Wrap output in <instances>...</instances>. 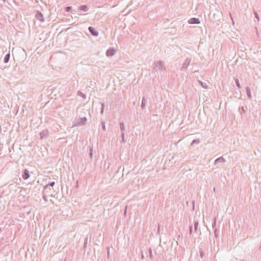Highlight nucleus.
<instances>
[{
  "label": "nucleus",
  "mask_w": 261,
  "mask_h": 261,
  "mask_svg": "<svg viewBox=\"0 0 261 261\" xmlns=\"http://www.w3.org/2000/svg\"><path fill=\"white\" fill-rule=\"evenodd\" d=\"M163 65H162V61L158 62L155 65V66L153 68V71H158V70H162Z\"/></svg>",
  "instance_id": "obj_3"
},
{
  "label": "nucleus",
  "mask_w": 261,
  "mask_h": 261,
  "mask_svg": "<svg viewBox=\"0 0 261 261\" xmlns=\"http://www.w3.org/2000/svg\"><path fill=\"white\" fill-rule=\"evenodd\" d=\"M107 257L109 258V257H110V248L107 247Z\"/></svg>",
  "instance_id": "obj_20"
},
{
  "label": "nucleus",
  "mask_w": 261,
  "mask_h": 261,
  "mask_svg": "<svg viewBox=\"0 0 261 261\" xmlns=\"http://www.w3.org/2000/svg\"><path fill=\"white\" fill-rule=\"evenodd\" d=\"M189 22L191 24L199 23L200 21L198 19L193 18L189 20Z\"/></svg>",
  "instance_id": "obj_8"
},
{
  "label": "nucleus",
  "mask_w": 261,
  "mask_h": 261,
  "mask_svg": "<svg viewBox=\"0 0 261 261\" xmlns=\"http://www.w3.org/2000/svg\"><path fill=\"white\" fill-rule=\"evenodd\" d=\"M101 127L103 131L106 130L105 122L104 121L101 122Z\"/></svg>",
  "instance_id": "obj_16"
},
{
  "label": "nucleus",
  "mask_w": 261,
  "mask_h": 261,
  "mask_svg": "<svg viewBox=\"0 0 261 261\" xmlns=\"http://www.w3.org/2000/svg\"><path fill=\"white\" fill-rule=\"evenodd\" d=\"M160 230V224H159V225H158V233H159V232Z\"/></svg>",
  "instance_id": "obj_23"
},
{
  "label": "nucleus",
  "mask_w": 261,
  "mask_h": 261,
  "mask_svg": "<svg viewBox=\"0 0 261 261\" xmlns=\"http://www.w3.org/2000/svg\"><path fill=\"white\" fill-rule=\"evenodd\" d=\"M55 183L54 181L50 182L48 184H47L46 186L44 187V190H47L48 186H51L53 187L55 185Z\"/></svg>",
  "instance_id": "obj_12"
},
{
  "label": "nucleus",
  "mask_w": 261,
  "mask_h": 261,
  "mask_svg": "<svg viewBox=\"0 0 261 261\" xmlns=\"http://www.w3.org/2000/svg\"><path fill=\"white\" fill-rule=\"evenodd\" d=\"M79 9L84 12H87L88 10V8L87 5H82L79 7Z\"/></svg>",
  "instance_id": "obj_9"
},
{
  "label": "nucleus",
  "mask_w": 261,
  "mask_h": 261,
  "mask_svg": "<svg viewBox=\"0 0 261 261\" xmlns=\"http://www.w3.org/2000/svg\"><path fill=\"white\" fill-rule=\"evenodd\" d=\"M35 18L41 22H43L44 21L43 15L40 11H37L35 14Z\"/></svg>",
  "instance_id": "obj_2"
},
{
  "label": "nucleus",
  "mask_w": 261,
  "mask_h": 261,
  "mask_svg": "<svg viewBox=\"0 0 261 261\" xmlns=\"http://www.w3.org/2000/svg\"><path fill=\"white\" fill-rule=\"evenodd\" d=\"M90 156L91 158H92V149H90Z\"/></svg>",
  "instance_id": "obj_22"
},
{
  "label": "nucleus",
  "mask_w": 261,
  "mask_h": 261,
  "mask_svg": "<svg viewBox=\"0 0 261 261\" xmlns=\"http://www.w3.org/2000/svg\"><path fill=\"white\" fill-rule=\"evenodd\" d=\"M120 128L121 131V133L124 132V131L125 130V126L123 122L120 123Z\"/></svg>",
  "instance_id": "obj_13"
},
{
  "label": "nucleus",
  "mask_w": 261,
  "mask_h": 261,
  "mask_svg": "<svg viewBox=\"0 0 261 261\" xmlns=\"http://www.w3.org/2000/svg\"><path fill=\"white\" fill-rule=\"evenodd\" d=\"M101 108L100 114H101V115H103V112H104L105 105H104V103H101Z\"/></svg>",
  "instance_id": "obj_14"
},
{
  "label": "nucleus",
  "mask_w": 261,
  "mask_h": 261,
  "mask_svg": "<svg viewBox=\"0 0 261 261\" xmlns=\"http://www.w3.org/2000/svg\"><path fill=\"white\" fill-rule=\"evenodd\" d=\"M88 30L93 36L95 37L98 36V32L97 30H96V29L92 27H89L88 28Z\"/></svg>",
  "instance_id": "obj_4"
},
{
  "label": "nucleus",
  "mask_w": 261,
  "mask_h": 261,
  "mask_svg": "<svg viewBox=\"0 0 261 261\" xmlns=\"http://www.w3.org/2000/svg\"><path fill=\"white\" fill-rule=\"evenodd\" d=\"M124 132H122L121 133V138H122V142L123 143H125L126 142V140L125 139V138H124Z\"/></svg>",
  "instance_id": "obj_15"
},
{
  "label": "nucleus",
  "mask_w": 261,
  "mask_h": 261,
  "mask_svg": "<svg viewBox=\"0 0 261 261\" xmlns=\"http://www.w3.org/2000/svg\"><path fill=\"white\" fill-rule=\"evenodd\" d=\"M48 132L47 130H43L40 133V139H43L44 138L48 136Z\"/></svg>",
  "instance_id": "obj_6"
},
{
  "label": "nucleus",
  "mask_w": 261,
  "mask_h": 261,
  "mask_svg": "<svg viewBox=\"0 0 261 261\" xmlns=\"http://www.w3.org/2000/svg\"><path fill=\"white\" fill-rule=\"evenodd\" d=\"M237 85H238V86L239 87H240V84H239V83H238V84H237Z\"/></svg>",
  "instance_id": "obj_25"
},
{
  "label": "nucleus",
  "mask_w": 261,
  "mask_h": 261,
  "mask_svg": "<svg viewBox=\"0 0 261 261\" xmlns=\"http://www.w3.org/2000/svg\"><path fill=\"white\" fill-rule=\"evenodd\" d=\"M141 258H142V259H144V254L142 253V254H141Z\"/></svg>",
  "instance_id": "obj_24"
},
{
  "label": "nucleus",
  "mask_w": 261,
  "mask_h": 261,
  "mask_svg": "<svg viewBox=\"0 0 261 261\" xmlns=\"http://www.w3.org/2000/svg\"><path fill=\"white\" fill-rule=\"evenodd\" d=\"M29 177H30V174H29V171L26 169H24L23 174H22V178L24 179H27L29 178Z\"/></svg>",
  "instance_id": "obj_7"
},
{
  "label": "nucleus",
  "mask_w": 261,
  "mask_h": 261,
  "mask_svg": "<svg viewBox=\"0 0 261 261\" xmlns=\"http://www.w3.org/2000/svg\"><path fill=\"white\" fill-rule=\"evenodd\" d=\"M9 59H10V54H8L4 57V62L6 63L8 62L9 61Z\"/></svg>",
  "instance_id": "obj_11"
},
{
  "label": "nucleus",
  "mask_w": 261,
  "mask_h": 261,
  "mask_svg": "<svg viewBox=\"0 0 261 261\" xmlns=\"http://www.w3.org/2000/svg\"><path fill=\"white\" fill-rule=\"evenodd\" d=\"M87 242H88V237H87V238H86L85 239L84 244V248H85L86 247V245L87 244Z\"/></svg>",
  "instance_id": "obj_18"
},
{
  "label": "nucleus",
  "mask_w": 261,
  "mask_h": 261,
  "mask_svg": "<svg viewBox=\"0 0 261 261\" xmlns=\"http://www.w3.org/2000/svg\"><path fill=\"white\" fill-rule=\"evenodd\" d=\"M116 52V50L115 49H114V48H110L109 49H108L107 50V52H106V55L108 56V57H109V56H113V55H114L115 53Z\"/></svg>",
  "instance_id": "obj_5"
},
{
  "label": "nucleus",
  "mask_w": 261,
  "mask_h": 261,
  "mask_svg": "<svg viewBox=\"0 0 261 261\" xmlns=\"http://www.w3.org/2000/svg\"><path fill=\"white\" fill-rule=\"evenodd\" d=\"M146 101L145 98L144 97H143L142 98V102H141V106L142 109H144L145 108V105H146Z\"/></svg>",
  "instance_id": "obj_10"
},
{
  "label": "nucleus",
  "mask_w": 261,
  "mask_h": 261,
  "mask_svg": "<svg viewBox=\"0 0 261 261\" xmlns=\"http://www.w3.org/2000/svg\"><path fill=\"white\" fill-rule=\"evenodd\" d=\"M87 121V119L86 117H84L83 118H81L76 121V123L73 125V126L85 125Z\"/></svg>",
  "instance_id": "obj_1"
},
{
  "label": "nucleus",
  "mask_w": 261,
  "mask_h": 261,
  "mask_svg": "<svg viewBox=\"0 0 261 261\" xmlns=\"http://www.w3.org/2000/svg\"><path fill=\"white\" fill-rule=\"evenodd\" d=\"M148 252H149V257L150 258H152V257H153V255H152V250H151V248H149V250H148Z\"/></svg>",
  "instance_id": "obj_17"
},
{
  "label": "nucleus",
  "mask_w": 261,
  "mask_h": 261,
  "mask_svg": "<svg viewBox=\"0 0 261 261\" xmlns=\"http://www.w3.org/2000/svg\"><path fill=\"white\" fill-rule=\"evenodd\" d=\"M71 9H72V7H71V6L66 7L65 8L66 11L69 12L71 10Z\"/></svg>",
  "instance_id": "obj_19"
},
{
  "label": "nucleus",
  "mask_w": 261,
  "mask_h": 261,
  "mask_svg": "<svg viewBox=\"0 0 261 261\" xmlns=\"http://www.w3.org/2000/svg\"><path fill=\"white\" fill-rule=\"evenodd\" d=\"M2 1H3L4 3H5L6 1H5V0H2Z\"/></svg>",
  "instance_id": "obj_26"
},
{
  "label": "nucleus",
  "mask_w": 261,
  "mask_h": 261,
  "mask_svg": "<svg viewBox=\"0 0 261 261\" xmlns=\"http://www.w3.org/2000/svg\"><path fill=\"white\" fill-rule=\"evenodd\" d=\"M43 199L45 201H47V196H45V195L43 194Z\"/></svg>",
  "instance_id": "obj_21"
}]
</instances>
